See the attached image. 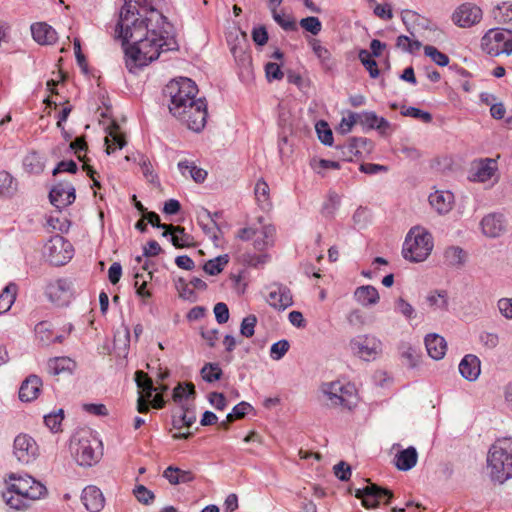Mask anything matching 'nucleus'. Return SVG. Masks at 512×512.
I'll return each instance as SVG.
<instances>
[{"mask_svg": "<svg viewBox=\"0 0 512 512\" xmlns=\"http://www.w3.org/2000/svg\"><path fill=\"white\" fill-rule=\"evenodd\" d=\"M17 295V285L15 283H9L0 294V312L5 313L15 302Z\"/></svg>", "mask_w": 512, "mask_h": 512, "instance_id": "nucleus-42", "label": "nucleus"}, {"mask_svg": "<svg viewBox=\"0 0 512 512\" xmlns=\"http://www.w3.org/2000/svg\"><path fill=\"white\" fill-rule=\"evenodd\" d=\"M163 477L168 480L171 485L189 483L195 479V475L190 470H182L178 467L168 466Z\"/></svg>", "mask_w": 512, "mask_h": 512, "instance_id": "nucleus-31", "label": "nucleus"}, {"mask_svg": "<svg viewBox=\"0 0 512 512\" xmlns=\"http://www.w3.org/2000/svg\"><path fill=\"white\" fill-rule=\"evenodd\" d=\"M418 460V453L412 446L401 450L395 456L394 464L400 471H408L412 469Z\"/></svg>", "mask_w": 512, "mask_h": 512, "instance_id": "nucleus-30", "label": "nucleus"}, {"mask_svg": "<svg viewBox=\"0 0 512 512\" xmlns=\"http://www.w3.org/2000/svg\"><path fill=\"white\" fill-rule=\"evenodd\" d=\"M267 302L279 310H284L293 304L290 290L283 286L273 287L267 296Z\"/></svg>", "mask_w": 512, "mask_h": 512, "instance_id": "nucleus-22", "label": "nucleus"}, {"mask_svg": "<svg viewBox=\"0 0 512 512\" xmlns=\"http://www.w3.org/2000/svg\"><path fill=\"white\" fill-rule=\"evenodd\" d=\"M482 233L490 238L499 237L504 233L506 225L503 215L491 213L486 215L480 222Z\"/></svg>", "mask_w": 512, "mask_h": 512, "instance_id": "nucleus-18", "label": "nucleus"}, {"mask_svg": "<svg viewBox=\"0 0 512 512\" xmlns=\"http://www.w3.org/2000/svg\"><path fill=\"white\" fill-rule=\"evenodd\" d=\"M359 59L361 63L368 70L371 78H377L379 76V69L376 61L372 58V55L367 50H360Z\"/></svg>", "mask_w": 512, "mask_h": 512, "instance_id": "nucleus-48", "label": "nucleus"}, {"mask_svg": "<svg viewBox=\"0 0 512 512\" xmlns=\"http://www.w3.org/2000/svg\"><path fill=\"white\" fill-rule=\"evenodd\" d=\"M367 482V486L355 490V497L361 500L362 505L365 508L375 509L379 506L381 501H383L386 505L391 502L394 497V494L391 490L371 483L369 479Z\"/></svg>", "mask_w": 512, "mask_h": 512, "instance_id": "nucleus-10", "label": "nucleus"}, {"mask_svg": "<svg viewBox=\"0 0 512 512\" xmlns=\"http://www.w3.org/2000/svg\"><path fill=\"white\" fill-rule=\"evenodd\" d=\"M228 262H229L228 255H226V254L220 255L214 259L208 260L204 264L203 270L207 274L215 276V275L220 274L224 270V268L228 264Z\"/></svg>", "mask_w": 512, "mask_h": 512, "instance_id": "nucleus-43", "label": "nucleus"}, {"mask_svg": "<svg viewBox=\"0 0 512 512\" xmlns=\"http://www.w3.org/2000/svg\"><path fill=\"white\" fill-rule=\"evenodd\" d=\"M7 491L2 497L7 505L16 510L25 509L32 501L40 499L46 493V487L29 475L10 474Z\"/></svg>", "mask_w": 512, "mask_h": 512, "instance_id": "nucleus-3", "label": "nucleus"}, {"mask_svg": "<svg viewBox=\"0 0 512 512\" xmlns=\"http://www.w3.org/2000/svg\"><path fill=\"white\" fill-rule=\"evenodd\" d=\"M75 367V362L68 357H57L48 362L49 372L53 375H59L64 372H71Z\"/></svg>", "mask_w": 512, "mask_h": 512, "instance_id": "nucleus-36", "label": "nucleus"}, {"mask_svg": "<svg viewBox=\"0 0 512 512\" xmlns=\"http://www.w3.org/2000/svg\"><path fill=\"white\" fill-rule=\"evenodd\" d=\"M198 223L204 232L212 238H217L216 231L219 230L216 220L207 209H203L198 215Z\"/></svg>", "mask_w": 512, "mask_h": 512, "instance_id": "nucleus-38", "label": "nucleus"}, {"mask_svg": "<svg viewBox=\"0 0 512 512\" xmlns=\"http://www.w3.org/2000/svg\"><path fill=\"white\" fill-rule=\"evenodd\" d=\"M162 0H125L115 33L122 40L125 64L130 72L147 66L161 53L177 51L171 24L158 9Z\"/></svg>", "mask_w": 512, "mask_h": 512, "instance_id": "nucleus-1", "label": "nucleus"}, {"mask_svg": "<svg viewBox=\"0 0 512 512\" xmlns=\"http://www.w3.org/2000/svg\"><path fill=\"white\" fill-rule=\"evenodd\" d=\"M142 269L144 272L140 273L137 272L135 274V283L134 286L136 288V293L138 296L142 298H150L151 292L146 289L147 283L152 280L153 273L152 271H149V265L147 262L144 263L142 266Z\"/></svg>", "mask_w": 512, "mask_h": 512, "instance_id": "nucleus-34", "label": "nucleus"}, {"mask_svg": "<svg viewBox=\"0 0 512 512\" xmlns=\"http://www.w3.org/2000/svg\"><path fill=\"white\" fill-rule=\"evenodd\" d=\"M81 500L89 512H100L105 505V498L96 486H87L83 489Z\"/></svg>", "mask_w": 512, "mask_h": 512, "instance_id": "nucleus-19", "label": "nucleus"}, {"mask_svg": "<svg viewBox=\"0 0 512 512\" xmlns=\"http://www.w3.org/2000/svg\"><path fill=\"white\" fill-rule=\"evenodd\" d=\"M195 395V386L192 383H185V385L178 384L173 390V400L176 403L182 405L184 408L183 401L188 400L189 397Z\"/></svg>", "mask_w": 512, "mask_h": 512, "instance_id": "nucleus-44", "label": "nucleus"}, {"mask_svg": "<svg viewBox=\"0 0 512 512\" xmlns=\"http://www.w3.org/2000/svg\"><path fill=\"white\" fill-rule=\"evenodd\" d=\"M316 131L318 134L319 140L324 145H332L333 143V134L328 124L324 121H320L316 124Z\"/></svg>", "mask_w": 512, "mask_h": 512, "instance_id": "nucleus-58", "label": "nucleus"}, {"mask_svg": "<svg viewBox=\"0 0 512 512\" xmlns=\"http://www.w3.org/2000/svg\"><path fill=\"white\" fill-rule=\"evenodd\" d=\"M135 381L137 386L146 394L147 398H150L154 391L153 382L147 373L138 370L135 373Z\"/></svg>", "mask_w": 512, "mask_h": 512, "instance_id": "nucleus-47", "label": "nucleus"}, {"mask_svg": "<svg viewBox=\"0 0 512 512\" xmlns=\"http://www.w3.org/2000/svg\"><path fill=\"white\" fill-rule=\"evenodd\" d=\"M49 198L55 207H67L75 201V188L70 182H59L51 189Z\"/></svg>", "mask_w": 512, "mask_h": 512, "instance_id": "nucleus-16", "label": "nucleus"}, {"mask_svg": "<svg viewBox=\"0 0 512 512\" xmlns=\"http://www.w3.org/2000/svg\"><path fill=\"white\" fill-rule=\"evenodd\" d=\"M497 170L496 160L491 158L481 159L474 164L470 179L484 183L494 177Z\"/></svg>", "mask_w": 512, "mask_h": 512, "instance_id": "nucleus-17", "label": "nucleus"}, {"mask_svg": "<svg viewBox=\"0 0 512 512\" xmlns=\"http://www.w3.org/2000/svg\"><path fill=\"white\" fill-rule=\"evenodd\" d=\"M70 148L74 151L77 158L85 164V154L82 155V152L87 151V143L85 139L83 137H77L70 143Z\"/></svg>", "mask_w": 512, "mask_h": 512, "instance_id": "nucleus-62", "label": "nucleus"}, {"mask_svg": "<svg viewBox=\"0 0 512 512\" xmlns=\"http://www.w3.org/2000/svg\"><path fill=\"white\" fill-rule=\"evenodd\" d=\"M299 25L305 31L311 33L312 35H318L322 30V23L318 17L309 16L306 18H302L299 22Z\"/></svg>", "mask_w": 512, "mask_h": 512, "instance_id": "nucleus-53", "label": "nucleus"}, {"mask_svg": "<svg viewBox=\"0 0 512 512\" xmlns=\"http://www.w3.org/2000/svg\"><path fill=\"white\" fill-rule=\"evenodd\" d=\"M358 123L367 126L369 129H376L382 135H385L390 129V123L385 118L378 117L376 113L372 111L358 114Z\"/></svg>", "mask_w": 512, "mask_h": 512, "instance_id": "nucleus-26", "label": "nucleus"}, {"mask_svg": "<svg viewBox=\"0 0 512 512\" xmlns=\"http://www.w3.org/2000/svg\"><path fill=\"white\" fill-rule=\"evenodd\" d=\"M459 371L465 379L469 381L476 380L481 372L480 360L475 355H466L459 364Z\"/></svg>", "mask_w": 512, "mask_h": 512, "instance_id": "nucleus-28", "label": "nucleus"}, {"mask_svg": "<svg viewBox=\"0 0 512 512\" xmlns=\"http://www.w3.org/2000/svg\"><path fill=\"white\" fill-rule=\"evenodd\" d=\"M257 317L253 314L246 316L240 325V333L246 338H251L255 333Z\"/></svg>", "mask_w": 512, "mask_h": 512, "instance_id": "nucleus-55", "label": "nucleus"}, {"mask_svg": "<svg viewBox=\"0 0 512 512\" xmlns=\"http://www.w3.org/2000/svg\"><path fill=\"white\" fill-rule=\"evenodd\" d=\"M482 50L490 56L512 54V31L491 29L481 39Z\"/></svg>", "mask_w": 512, "mask_h": 512, "instance_id": "nucleus-8", "label": "nucleus"}, {"mask_svg": "<svg viewBox=\"0 0 512 512\" xmlns=\"http://www.w3.org/2000/svg\"><path fill=\"white\" fill-rule=\"evenodd\" d=\"M322 392L332 406H341L352 410L358 404V393L354 384L340 380L324 383Z\"/></svg>", "mask_w": 512, "mask_h": 512, "instance_id": "nucleus-7", "label": "nucleus"}, {"mask_svg": "<svg viewBox=\"0 0 512 512\" xmlns=\"http://www.w3.org/2000/svg\"><path fill=\"white\" fill-rule=\"evenodd\" d=\"M222 374V369L217 363H206L201 369V377L209 383L219 380Z\"/></svg>", "mask_w": 512, "mask_h": 512, "instance_id": "nucleus-45", "label": "nucleus"}, {"mask_svg": "<svg viewBox=\"0 0 512 512\" xmlns=\"http://www.w3.org/2000/svg\"><path fill=\"white\" fill-rule=\"evenodd\" d=\"M425 302L432 311L446 312L449 307L448 292L444 289L431 290L425 296Z\"/></svg>", "mask_w": 512, "mask_h": 512, "instance_id": "nucleus-25", "label": "nucleus"}, {"mask_svg": "<svg viewBox=\"0 0 512 512\" xmlns=\"http://www.w3.org/2000/svg\"><path fill=\"white\" fill-rule=\"evenodd\" d=\"M355 299L363 306L375 305L379 301L378 290L371 285L358 287L354 292Z\"/></svg>", "mask_w": 512, "mask_h": 512, "instance_id": "nucleus-32", "label": "nucleus"}, {"mask_svg": "<svg viewBox=\"0 0 512 512\" xmlns=\"http://www.w3.org/2000/svg\"><path fill=\"white\" fill-rule=\"evenodd\" d=\"M171 235V242L176 248H185L193 245L192 236L185 232L182 226H174L169 224L167 230L163 232V236Z\"/></svg>", "mask_w": 512, "mask_h": 512, "instance_id": "nucleus-29", "label": "nucleus"}, {"mask_svg": "<svg viewBox=\"0 0 512 512\" xmlns=\"http://www.w3.org/2000/svg\"><path fill=\"white\" fill-rule=\"evenodd\" d=\"M249 409H251V405L246 402L237 404L234 406L232 412L227 415V422H233L236 419L243 418Z\"/></svg>", "mask_w": 512, "mask_h": 512, "instance_id": "nucleus-60", "label": "nucleus"}, {"mask_svg": "<svg viewBox=\"0 0 512 512\" xmlns=\"http://www.w3.org/2000/svg\"><path fill=\"white\" fill-rule=\"evenodd\" d=\"M425 346L428 355L435 360H440L445 356L447 343L445 339L438 334H428L425 337Z\"/></svg>", "mask_w": 512, "mask_h": 512, "instance_id": "nucleus-27", "label": "nucleus"}, {"mask_svg": "<svg viewBox=\"0 0 512 512\" xmlns=\"http://www.w3.org/2000/svg\"><path fill=\"white\" fill-rule=\"evenodd\" d=\"M213 311L215 314L216 321L219 324H224L229 320V309L225 303H223V302L217 303L214 306Z\"/></svg>", "mask_w": 512, "mask_h": 512, "instance_id": "nucleus-64", "label": "nucleus"}, {"mask_svg": "<svg viewBox=\"0 0 512 512\" xmlns=\"http://www.w3.org/2000/svg\"><path fill=\"white\" fill-rule=\"evenodd\" d=\"M17 191V183L13 176L5 171H0V196L12 197Z\"/></svg>", "mask_w": 512, "mask_h": 512, "instance_id": "nucleus-37", "label": "nucleus"}, {"mask_svg": "<svg viewBox=\"0 0 512 512\" xmlns=\"http://www.w3.org/2000/svg\"><path fill=\"white\" fill-rule=\"evenodd\" d=\"M35 334L39 341L45 345L53 341L51 324L47 321H41L35 326Z\"/></svg>", "mask_w": 512, "mask_h": 512, "instance_id": "nucleus-46", "label": "nucleus"}, {"mask_svg": "<svg viewBox=\"0 0 512 512\" xmlns=\"http://www.w3.org/2000/svg\"><path fill=\"white\" fill-rule=\"evenodd\" d=\"M273 19L285 31H296L297 24L295 19L290 15L278 13L275 9L272 10Z\"/></svg>", "mask_w": 512, "mask_h": 512, "instance_id": "nucleus-50", "label": "nucleus"}, {"mask_svg": "<svg viewBox=\"0 0 512 512\" xmlns=\"http://www.w3.org/2000/svg\"><path fill=\"white\" fill-rule=\"evenodd\" d=\"M466 254L464 250L458 246L448 247L444 252L445 263L452 267H459L465 263Z\"/></svg>", "mask_w": 512, "mask_h": 512, "instance_id": "nucleus-39", "label": "nucleus"}, {"mask_svg": "<svg viewBox=\"0 0 512 512\" xmlns=\"http://www.w3.org/2000/svg\"><path fill=\"white\" fill-rule=\"evenodd\" d=\"M275 232L273 225L259 222L258 226L240 229L237 237L243 241L252 240L254 249L263 252L274 244Z\"/></svg>", "mask_w": 512, "mask_h": 512, "instance_id": "nucleus-9", "label": "nucleus"}, {"mask_svg": "<svg viewBox=\"0 0 512 512\" xmlns=\"http://www.w3.org/2000/svg\"><path fill=\"white\" fill-rule=\"evenodd\" d=\"M424 53L439 66H447L449 64V57L434 46L426 45L424 47Z\"/></svg>", "mask_w": 512, "mask_h": 512, "instance_id": "nucleus-51", "label": "nucleus"}, {"mask_svg": "<svg viewBox=\"0 0 512 512\" xmlns=\"http://www.w3.org/2000/svg\"><path fill=\"white\" fill-rule=\"evenodd\" d=\"M429 203L439 214H446L453 208L454 195L450 191L437 190L429 195Z\"/></svg>", "mask_w": 512, "mask_h": 512, "instance_id": "nucleus-24", "label": "nucleus"}, {"mask_svg": "<svg viewBox=\"0 0 512 512\" xmlns=\"http://www.w3.org/2000/svg\"><path fill=\"white\" fill-rule=\"evenodd\" d=\"M169 98V112L194 132L204 129L207 122V103L197 97L198 87L189 78L180 77L171 80L163 90Z\"/></svg>", "mask_w": 512, "mask_h": 512, "instance_id": "nucleus-2", "label": "nucleus"}, {"mask_svg": "<svg viewBox=\"0 0 512 512\" xmlns=\"http://www.w3.org/2000/svg\"><path fill=\"white\" fill-rule=\"evenodd\" d=\"M42 380L37 375L28 376L21 384L19 389V399L23 402L35 400L41 391Z\"/></svg>", "mask_w": 512, "mask_h": 512, "instance_id": "nucleus-20", "label": "nucleus"}, {"mask_svg": "<svg viewBox=\"0 0 512 512\" xmlns=\"http://www.w3.org/2000/svg\"><path fill=\"white\" fill-rule=\"evenodd\" d=\"M46 294L52 302L62 305L68 301L70 283L65 279H58L47 286Z\"/></svg>", "mask_w": 512, "mask_h": 512, "instance_id": "nucleus-23", "label": "nucleus"}, {"mask_svg": "<svg viewBox=\"0 0 512 512\" xmlns=\"http://www.w3.org/2000/svg\"><path fill=\"white\" fill-rule=\"evenodd\" d=\"M402 114L404 116L420 119L424 123H430L432 121V115L429 112L415 107H408L405 111L402 112Z\"/></svg>", "mask_w": 512, "mask_h": 512, "instance_id": "nucleus-61", "label": "nucleus"}, {"mask_svg": "<svg viewBox=\"0 0 512 512\" xmlns=\"http://www.w3.org/2000/svg\"><path fill=\"white\" fill-rule=\"evenodd\" d=\"M73 247L63 236H52L45 245V253L51 264L65 265L73 257Z\"/></svg>", "mask_w": 512, "mask_h": 512, "instance_id": "nucleus-11", "label": "nucleus"}, {"mask_svg": "<svg viewBox=\"0 0 512 512\" xmlns=\"http://www.w3.org/2000/svg\"><path fill=\"white\" fill-rule=\"evenodd\" d=\"M418 40H412L408 36L400 35L396 40V47L404 52L414 53L421 48Z\"/></svg>", "mask_w": 512, "mask_h": 512, "instance_id": "nucleus-54", "label": "nucleus"}, {"mask_svg": "<svg viewBox=\"0 0 512 512\" xmlns=\"http://www.w3.org/2000/svg\"><path fill=\"white\" fill-rule=\"evenodd\" d=\"M63 419L64 411L59 409L56 412L46 415L44 417V423L52 432H59L61 430V423Z\"/></svg>", "mask_w": 512, "mask_h": 512, "instance_id": "nucleus-52", "label": "nucleus"}, {"mask_svg": "<svg viewBox=\"0 0 512 512\" xmlns=\"http://www.w3.org/2000/svg\"><path fill=\"white\" fill-rule=\"evenodd\" d=\"M352 353L363 360L375 358L381 349V343L374 337L359 335L349 343Z\"/></svg>", "mask_w": 512, "mask_h": 512, "instance_id": "nucleus-13", "label": "nucleus"}, {"mask_svg": "<svg viewBox=\"0 0 512 512\" xmlns=\"http://www.w3.org/2000/svg\"><path fill=\"white\" fill-rule=\"evenodd\" d=\"M118 126L110 130L109 135L105 138L106 152L111 154L115 149H122L125 144V136L118 131Z\"/></svg>", "mask_w": 512, "mask_h": 512, "instance_id": "nucleus-41", "label": "nucleus"}, {"mask_svg": "<svg viewBox=\"0 0 512 512\" xmlns=\"http://www.w3.org/2000/svg\"><path fill=\"white\" fill-rule=\"evenodd\" d=\"M13 448V453L17 460L24 464L31 463L39 454L36 441L27 434H19L16 436Z\"/></svg>", "mask_w": 512, "mask_h": 512, "instance_id": "nucleus-14", "label": "nucleus"}, {"mask_svg": "<svg viewBox=\"0 0 512 512\" xmlns=\"http://www.w3.org/2000/svg\"><path fill=\"white\" fill-rule=\"evenodd\" d=\"M307 42L315 56L319 59L322 66L325 69H331L333 66V61L330 51L325 46H323L321 41L317 38H309Z\"/></svg>", "mask_w": 512, "mask_h": 512, "instance_id": "nucleus-33", "label": "nucleus"}, {"mask_svg": "<svg viewBox=\"0 0 512 512\" xmlns=\"http://www.w3.org/2000/svg\"><path fill=\"white\" fill-rule=\"evenodd\" d=\"M133 494L140 503L145 505L152 503L155 499L154 493L142 484L135 486Z\"/></svg>", "mask_w": 512, "mask_h": 512, "instance_id": "nucleus-56", "label": "nucleus"}, {"mask_svg": "<svg viewBox=\"0 0 512 512\" xmlns=\"http://www.w3.org/2000/svg\"><path fill=\"white\" fill-rule=\"evenodd\" d=\"M33 39L40 45H52L57 41V32L45 22H36L31 25Z\"/></svg>", "mask_w": 512, "mask_h": 512, "instance_id": "nucleus-21", "label": "nucleus"}, {"mask_svg": "<svg viewBox=\"0 0 512 512\" xmlns=\"http://www.w3.org/2000/svg\"><path fill=\"white\" fill-rule=\"evenodd\" d=\"M432 235L422 227H413L408 232L402 249V255L411 262H422L433 249Z\"/></svg>", "mask_w": 512, "mask_h": 512, "instance_id": "nucleus-5", "label": "nucleus"}, {"mask_svg": "<svg viewBox=\"0 0 512 512\" xmlns=\"http://www.w3.org/2000/svg\"><path fill=\"white\" fill-rule=\"evenodd\" d=\"M178 169L180 170L183 176H187V173L190 177L197 183H202L207 177V171L199 168L195 165L193 161L189 160H181L178 162Z\"/></svg>", "mask_w": 512, "mask_h": 512, "instance_id": "nucleus-35", "label": "nucleus"}, {"mask_svg": "<svg viewBox=\"0 0 512 512\" xmlns=\"http://www.w3.org/2000/svg\"><path fill=\"white\" fill-rule=\"evenodd\" d=\"M482 18V10L475 4L463 3L453 13L452 20L459 27H471Z\"/></svg>", "mask_w": 512, "mask_h": 512, "instance_id": "nucleus-15", "label": "nucleus"}, {"mask_svg": "<svg viewBox=\"0 0 512 512\" xmlns=\"http://www.w3.org/2000/svg\"><path fill=\"white\" fill-rule=\"evenodd\" d=\"M494 18L502 23H509L512 21V2H503L498 5L494 11Z\"/></svg>", "mask_w": 512, "mask_h": 512, "instance_id": "nucleus-49", "label": "nucleus"}, {"mask_svg": "<svg viewBox=\"0 0 512 512\" xmlns=\"http://www.w3.org/2000/svg\"><path fill=\"white\" fill-rule=\"evenodd\" d=\"M337 149L343 161L351 162L370 154L373 150V143L365 137H354L347 143L338 146Z\"/></svg>", "mask_w": 512, "mask_h": 512, "instance_id": "nucleus-12", "label": "nucleus"}, {"mask_svg": "<svg viewBox=\"0 0 512 512\" xmlns=\"http://www.w3.org/2000/svg\"><path fill=\"white\" fill-rule=\"evenodd\" d=\"M254 193L256 201L261 208L265 209L271 206L270 188L263 179H259L256 182Z\"/></svg>", "mask_w": 512, "mask_h": 512, "instance_id": "nucleus-40", "label": "nucleus"}, {"mask_svg": "<svg viewBox=\"0 0 512 512\" xmlns=\"http://www.w3.org/2000/svg\"><path fill=\"white\" fill-rule=\"evenodd\" d=\"M290 344L287 340L282 339L274 343L270 348V357L273 360H280L288 352Z\"/></svg>", "mask_w": 512, "mask_h": 512, "instance_id": "nucleus-57", "label": "nucleus"}, {"mask_svg": "<svg viewBox=\"0 0 512 512\" xmlns=\"http://www.w3.org/2000/svg\"><path fill=\"white\" fill-rule=\"evenodd\" d=\"M395 310L407 319H412L415 317L414 307L401 297L398 298L395 302Z\"/></svg>", "mask_w": 512, "mask_h": 512, "instance_id": "nucleus-59", "label": "nucleus"}, {"mask_svg": "<svg viewBox=\"0 0 512 512\" xmlns=\"http://www.w3.org/2000/svg\"><path fill=\"white\" fill-rule=\"evenodd\" d=\"M265 73L268 81L281 80L284 76L277 63L269 62L265 65Z\"/></svg>", "mask_w": 512, "mask_h": 512, "instance_id": "nucleus-63", "label": "nucleus"}, {"mask_svg": "<svg viewBox=\"0 0 512 512\" xmlns=\"http://www.w3.org/2000/svg\"><path fill=\"white\" fill-rule=\"evenodd\" d=\"M487 464L493 481L502 484L512 478V439L496 440L489 449Z\"/></svg>", "mask_w": 512, "mask_h": 512, "instance_id": "nucleus-4", "label": "nucleus"}, {"mask_svg": "<svg viewBox=\"0 0 512 512\" xmlns=\"http://www.w3.org/2000/svg\"><path fill=\"white\" fill-rule=\"evenodd\" d=\"M99 445L100 442L90 432L81 431L72 437L70 448L80 465L91 466L101 456V453L97 450Z\"/></svg>", "mask_w": 512, "mask_h": 512, "instance_id": "nucleus-6", "label": "nucleus"}]
</instances>
